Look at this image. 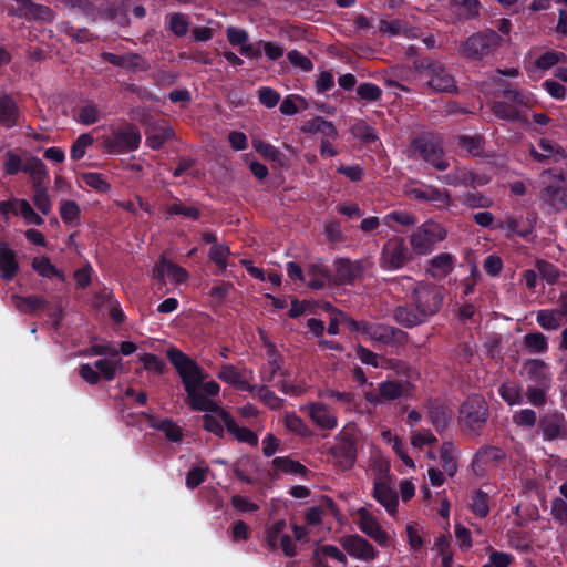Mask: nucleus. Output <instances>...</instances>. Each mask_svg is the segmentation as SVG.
<instances>
[{
	"label": "nucleus",
	"instance_id": "nucleus-56",
	"mask_svg": "<svg viewBox=\"0 0 567 567\" xmlns=\"http://www.w3.org/2000/svg\"><path fill=\"white\" fill-rule=\"evenodd\" d=\"M121 365V359L116 361L100 359L94 362V367L99 371L100 377H103L106 381H112L115 378L116 371Z\"/></svg>",
	"mask_w": 567,
	"mask_h": 567
},
{
	"label": "nucleus",
	"instance_id": "nucleus-20",
	"mask_svg": "<svg viewBox=\"0 0 567 567\" xmlns=\"http://www.w3.org/2000/svg\"><path fill=\"white\" fill-rule=\"evenodd\" d=\"M523 371L527 380L534 382L536 385L549 388L551 374L549 367L540 359H528L523 364Z\"/></svg>",
	"mask_w": 567,
	"mask_h": 567
},
{
	"label": "nucleus",
	"instance_id": "nucleus-12",
	"mask_svg": "<svg viewBox=\"0 0 567 567\" xmlns=\"http://www.w3.org/2000/svg\"><path fill=\"white\" fill-rule=\"evenodd\" d=\"M413 259L405 239L400 236L389 238L382 246L379 266L386 271H395L405 267Z\"/></svg>",
	"mask_w": 567,
	"mask_h": 567
},
{
	"label": "nucleus",
	"instance_id": "nucleus-35",
	"mask_svg": "<svg viewBox=\"0 0 567 567\" xmlns=\"http://www.w3.org/2000/svg\"><path fill=\"white\" fill-rule=\"evenodd\" d=\"M157 270L161 276H167L175 284H183L188 278V271L171 260L162 258Z\"/></svg>",
	"mask_w": 567,
	"mask_h": 567
},
{
	"label": "nucleus",
	"instance_id": "nucleus-6",
	"mask_svg": "<svg viewBox=\"0 0 567 567\" xmlns=\"http://www.w3.org/2000/svg\"><path fill=\"white\" fill-rule=\"evenodd\" d=\"M488 417L487 402L480 394L467 396L458 408L457 423L464 433L480 436L487 424Z\"/></svg>",
	"mask_w": 567,
	"mask_h": 567
},
{
	"label": "nucleus",
	"instance_id": "nucleus-26",
	"mask_svg": "<svg viewBox=\"0 0 567 567\" xmlns=\"http://www.w3.org/2000/svg\"><path fill=\"white\" fill-rule=\"evenodd\" d=\"M540 198L556 212L567 207V188L558 185H548L542 193Z\"/></svg>",
	"mask_w": 567,
	"mask_h": 567
},
{
	"label": "nucleus",
	"instance_id": "nucleus-60",
	"mask_svg": "<svg viewBox=\"0 0 567 567\" xmlns=\"http://www.w3.org/2000/svg\"><path fill=\"white\" fill-rule=\"evenodd\" d=\"M78 122L84 125L95 124L100 118V112L94 103L83 105L78 113Z\"/></svg>",
	"mask_w": 567,
	"mask_h": 567
},
{
	"label": "nucleus",
	"instance_id": "nucleus-29",
	"mask_svg": "<svg viewBox=\"0 0 567 567\" xmlns=\"http://www.w3.org/2000/svg\"><path fill=\"white\" fill-rule=\"evenodd\" d=\"M217 377L239 391L247 392L251 389V384L247 380L243 379L241 374L233 364H223Z\"/></svg>",
	"mask_w": 567,
	"mask_h": 567
},
{
	"label": "nucleus",
	"instance_id": "nucleus-38",
	"mask_svg": "<svg viewBox=\"0 0 567 567\" xmlns=\"http://www.w3.org/2000/svg\"><path fill=\"white\" fill-rule=\"evenodd\" d=\"M32 268L44 278H54L58 277L60 279H64V275L54 265L51 264L48 257H35L32 260Z\"/></svg>",
	"mask_w": 567,
	"mask_h": 567
},
{
	"label": "nucleus",
	"instance_id": "nucleus-14",
	"mask_svg": "<svg viewBox=\"0 0 567 567\" xmlns=\"http://www.w3.org/2000/svg\"><path fill=\"white\" fill-rule=\"evenodd\" d=\"M206 412L216 413L224 423L227 431L239 442L247 443L251 446L258 445V436L250 429L239 426L234 416L217 403V409L207 410Z\"/></svg>",
	"mask_w": 567,
	"mask_h": 567
},
{
	"label": "nucleus",
	"instance_id": "nucleus-19",
	"mask_svg": "<svg viewBox=\"0 0 567 567\" xmlns=\"http://www.w3.org/2000/svg\"><path fill=\"white\" fill-rule=\"evenodd\" d=\"M373 498L381 504L390 515L398 511L399 496L396 491L390 486V482L373 481Z\"/></svg>",
	"mask_w": 567,
	"mask_h": 567
},
{
	"label": "nucleus",
	"instance_id": "nucleus-34",
	"mask_svg": "<svg viewBox=\"0 0 567 567\" xmlns=\"http://www.w3.org/2000/svg\"><path fill=\"white\" fill-rule=\"evenodd\" d=\"M250 394L257 396L265 405L271 410H279L282 408L284 400L277 396L266 384L255 385L251 384V389L248 390Z\"/></svg>",
	"mask_w": 567,
	"mask_h": 567
},
{
	"label": "nucleus",
	"instance_id": "nucleus-3",
	"mask_svg": "<svg viewBox=\"0 0 567 567\" xmlns=\"http://www.w3.org/2000/svg\"><path fill=\"white\" fill-rule=\"evenodd\" d=\"M494 93L495 100L491 105L492 113L499 120L528 124L525 109L533 107L535 100L532 93L512 87L507 82H502Z\"/></svg>",
	"mask_w": 567,
	"mask_h": 567
},
{
	"label": "nucleus",
	"instance_id": "nucleus-54",
	"mask_svg": "<svg viewBox=\"0 0 567 567\" xmlns=\"http://www.w3.org/2000/svg\"><path fill=\"white\" fill-rule=\"evenodd\" d=\"M234 289L235 287L233 282L219 280L210 288L208 295L216 305L220 306Z\"/></svg>",
	"mask_w": 567,
	"mask_h": 567
},
{
	"label": "nucleus",
	"instance_id": "nucleus-36",
	"mask_svg": "<svg viewBox=\"0 0 567 567\" xmlns=\"http://www.w3.org/2000/svg\"><path fill=\"white\" fill-rule=\"evenodd\" d=\"M455 7V13L461 20H472L480 16V0H451Z\"/></svg>",
	"mask_w": 567,
	"mask_h": 567
},
{
	"label": "nucleus",
	"instance_id": "nucleus-30",
	"mask_svg": "<svg viewBox=\"0 0 567 567\" xmlns=\"http://www.w3.org/2000/svg\"><path fill=\"white\" fill-rule=\"evenodd\" d=\"M12 300L14 302L16 308L24 313H33L38 310L45 309L49 306V302L45 298L41 296H18L13 295Z\"/></svg>",
	"mask_w": 567,
	"mask_h": 567
},
{
	"label": "nucleus",
	"instance_id": "nucleus-37",
	"mask_svg": "<svg viewBox=\"0 0 567 567\" xmlns=\"http://www.w3.org/2000/svg\"><path fill=\"white\" fill-rule=\"evenodd\" d=\"M230 255V249L225 244H215L210 247L208 258L217 267L216 275H221L227 269V257Z\"/></svg>",
	"mask_w": 567,
	"mask_h": 567
},
{
	"label": "nucleus",
	"instance_id": "nucleus-48",
	"mask_svg": "<svg viewBox=\"0 0 567 567\" xmlns=\"http://www.w3.org/2000/svg\"><path fill=\"white\" fill-rule=\"evenodd\" d=\"M524 344L530 353H544L548 349L547 338L542 332L525 334Z\"/></svg>",
	"mask_w": 567,
	"mask_h": 567
},
{
	"label": "nucleus",
	"instance_id": "nucleus-62",
	"mask_svg": "<svg viewBox=\"0 0 567 567\" xmlns=\"http://www.w3.org/2000/svg\"><path fill=\"white\" fill-rule=\"evenodd\" d=\"M33 203L43 215H48L51 212L52 203L44 187L39 185L34 187Z\"/></svg>",
	"mask_w": 567,
	"mask_h": 567
},
{
	"label": "nucleus",
	"instance_id": "nucleus-52",
	"mask_svg": "<svg viewBox=\"0 0 567 567\" xmlns=\"http://www.w3.org/2000/svg\"><path fill=\"white\" fill-rule=\"evenodd\" d=\"M94 142L93 136L90 133L81 134L73 143L70 150V156L73 161H80L84 157L86 148Z\"/></svg>",
	"mask_w": 567,
	"mask_h": 567
},
{
	"label": "nucleus",
	"instance_id": "nucleus-63",
	"mask_svg": "<svg viewBox=\"0 0 567 567\" xmlns=\"http://www.w3.org/2000/svg\"><path fill=\"white\" fill-rule=\"evenodd\" d=\"M324 236L331 244H340L344 241L341 223L338 219L324 223Z\"/></svg>",
	"mask_w": 567,
	"mask_h": 567
},
{
	"label": "nucleus",
	"instance_id": "nucleus-39",
	"mask_svg": "<svg viewBox=\"0 0 567 567\" xmlns=\"http://www.w3.org/2000/svg\"><path fill=\"white\" fill-rule=\"evenodd\" d=\"M81 209L75 200H64L60 206V216L68 226L75 227L80 224Z\"/></svg>",
	"mask_w": 567,
	"mask_h": 567
},
{
	"label": "nucleus",
	"instance_id": "nucleus-17",
	"mask_svg": "<svg viewBox=\"0 0 567 567\" xmlns=\"http://www.w3.org/2000/svg\"><path fill=\"white\" fill-rule=\"evenodd\" d=\"M364 266L361 260L351 261L348 258H338L334 261V281L338 285H353L362 278Z\"/></svg>",
	"mask_w": 567,
	"mask_h": 567
},
{
	"label": "nucleus",
	"instance_id": "nucleus-64",
	"mask_svg": "<svg viewBox=\"0 0 567 567\" xmlns=\"http://www.w3.org/2000/svg\"><path fill=\"white\" fill-rule=\"evenodd\" d=\"M550 514L560 525L567 524V502L560 497L551 501Z\"/></svg>",
	"mask_w": 567,
	"mask_h": 567
},
{
	"label": "nucleus",
	"instance_id": "nucleus-59",
	"mask_svg": "<svg viewBox=\"0 0 567 567\" xmlns=\"http://www.w3.org/2000/svg\"><path fill=\"white\" fill-rule=\"evenodd\" d=\"M22 172L38 179H43L48 176L45 164L40 158L33 156L27 159Z\"/></svg>",
	"mask_w": 567,
	"mask_h": 567
},
{
	"label": "nucleus",
	"instance_id": "nucleus-49",
	"mask_svg": "<svg viewBox=\"0 0 567 567\" xmlns=\"http://www.w3.org/2000/svg\"><path fill=\"white\" fill-rule=\"evenodd\" d=\"M498 394L508 405L519 404L523 401L520 386L513 382L501 384Z\"/></svg>",
	"mask_w": 567,
	"mask_h": 567
},
{
	"label": "nucleus",
	"instance_id": "nucleus-2",
	"mask_svg": "<svg viewBox=\"0 0 567 567\" xmlns=\"http://www.w3.org/2000/svg\"><path fill=\"white\" fill-rule=\"evenodd\" d=\"M166 357L182 380L187 394L188 406L193 411L198 412L217 409V403L206 398L198 389L206 379L203 368L194 359L175 347L167 349Z\"/></svg>",
	"mask_w": 567,
	"mask_h": 567
},
{
	"label": "nucleus",
	"instance_id": "nucleus-44",
	"mask_svg": "<svg viewBox=\"0 0 567 567\" xmlns=\"http://www.w3.org/2000/svg\"><path fill=\"white\" fill-rule=\"evenodd\" d=\"M488 494L483 489H476L472 496L471 511L478 518H485L489 514Z\"/></svg>",
	"mask_w": 567,
	"mask_h": 567
},
{
	"label": "nucleus",
	"instance_id": "nucleus-55",
	"mask_svg": "<svg viewBox=\"0 0 567 567\" xmlns=\"http://www.w3.org/2000/svg\"><path fill=\"white\" fill-rule=\"evenodd\" d=\"M558 311L540 310L537 313V323L546 330H556L561 324V319Z\"/></svg>",
	"mask_w": 567,
	"mask_h": 567
},
{
	"label": "nucleus",
	"instance_id": "nucleus-47",
	"mask_svg": "<svg viewBox=\"0 0 567 567\" xmlns=\"http://www.w3.org/2000/svg\"><path fill=\"white\" fill-rule=\"evenodd\" d=\"M166 212L169 216L182 215L192 220H198L202 216L199 208L196 206H185L178 198H175V202L167 206Z\"/></svg>",
	"mask_w": 567,
	"mask_h": 567
},
{
	"label": "nucleus",
	"instance_id": "nucleus-45",
	"mask_svg": "<svg viewBox=\"0 0 567 567\" xmlns=\"http://www.w3.org/2000/svg\"><path fill=\"white\" fill-rule=\"evenodd\" d=\"M55 18V12L49 7L32 1L29 9L27 21L52 22Z\"/></svg>",
	"mask_w": 567,
	"mask_h": 567
},
{
	"label": "nucleus",
	"instance_id": "nucleus-5",
	"mask_svg": "<svg viewBox=\"0 0 567 567\" xmlns=\"http://www.w3.org/2000/svg\"><path fill=\"white\" fill-rule=\"evenodd\" d=\"M336 443L329 449V455L341 471H350L358 458L359 430L355 423L346 424L336 435Z\"/></svg>",
	"mask_w": 567,
	"mask_h": 567
},
{
	"label": "nucleus",
	"instance_id": "nucleus-16",
	"mask_svg": "<svg viewBox=\"0 0 567 567\" xmlns=\"http://www.w3.org/2000/svg\"><path fill=\"white\" fill-rule=\"evenodd\" d=\"M538 429L545 441L565 439L567 436V423L563 413H548L538 421Z\"/></svg>",
	"mask_w": 567,
	"mask_h": 567
},
{
	"label": "nucleus",
	"instance_id": "nucleus-28",
	"mask_svg": "<svg viewBox=\"0 0 567 567\" xmlns=\"http://www.w3.org/2000/svg\"><path fill=\"white\" fill-rule=\"evenodd\" d=\"M427 415L432 425L439 433L443 432L451 421L447 408L437 401L430 402L427 406Z\"/></svg>",
	"mask_w": 567,
	"mask_h": 567
},
{
	"label": "nucleus",
	"instance_id": "nucleus-46",
	"mask_svg": "<svg viewBox=\"0 0 567 567\" xmlns=\"http://www.w3.org/2000/svg\"><path fill=\"white\" fill-rule=\"evenodd\" d=\"M351 133L365 144L374 143L378 140L377 131L362 120L351 126Z\"/></svg>",
	"mask_w": 567,
	"mask_h": 567
},
{
	"label": "nucleus",
	"instance_id": "nucleus-43",
	"mask_svg": "<svg viewBox=\"0 0 567 567\" xmlns=\"http://www.w3.org/2000/svg\"><path fill=\"white\" fill-rule=\"evenodd\" d=\"M174 137V131L171 127H161L154 130L146 136V145L154 151L161 150L164 144Z\"/></svg>",
	"mask_w": 567,
	"mask_h": 567
},
{
	"label": "nucleus",
	"instance_id": "nucleus-1",
	"mask_svg": "<svg viewBox=\"0 0 567 567\" xmlns=\"http://www.w3.org/2000/svg\"><path fill=\"white\" fill-rule=\"evenodd\" d=\"M444 289L431 282H417L409 300L393 310L394 321L406 329L427 322L442 308Z\"/></svg>",
	"mask_w": 567,
	"mask_h": 567
},
{
	"label": "nucleus",
	"instance_id": "nucleus-21",
	"mask_svg": "<svg viewBox=\"0 0 567 567\" xmlns=\"http://www.w3.org/2000/svg\"><path fill=\"white\" fill-rule=\"evenodd\" d=\"M307 411L309 417L318 427L331 431L338 426V419L330 412L327 404L313 402L307 406Z\"/></svg>",
	"mask_w": 567,
	"mask_h": 567
},
{
	"label": "nucleus",
	"instance_id": "nucleus-40",
	"mask_svg": "<svg viewBox=\"0 0 567 567\" xmlns=\"http://www.w3.org/2000/svg\"><path fill=\"white\" fill-rule=\"evenodd\" d=\"M167 29L176 37L182 38L188 33L189 19L186 14L181 12L171 13L167 17Z\"/></svg>",
	"mask_w": 567,
	"mask_h": 567
},
{
	"label": "nucleus",
	"instance_id": "nucleus-4",
	"mask_svg": "<svg viewBox=\"0 0 567 567\" xmlns=\"http://www.w3.org/2000/svg\"><path fill=\"white\" fill-rule=\"evenodd\" d=\"M337 315L341 317L342 322L351 332H360L373 341L391 347L404 346L408 341V333L400 328L365 320H354L343 311H338Z\"/></svg>",
	"mask_w": 567,
	"mask_h": 567
},
{
	"label": "nucleus",
	"instance_id": "nucleus-57",
	"mask_svg": "<svg viewBox=\"0 0 567 567\" xmlns=\"http://www.w3.org/2000/svg\"><path fill=\"white\" fill-rule=\"evenodd\" d=\"M82 181L89 187L100 193L110 190V184L105 181L103 174L95 172H87L82 174Z\"/></svg>",
	"mask_w": 567,
	"mask_h": 567
},
{
	"label": "nucleus",
	"instance_id": "nucleus-58",
	"mask_svg": "<svg viewBox=\"0 0 567 567\" xmlns=\"http://www.w3.org/2000/svg\"><path fill=\"white\" fill-rule=\"evenodd\" d=\"M286 528V522L284 519H279L270 525L266 530V542L268 548L272 551L278 548V539L281 538L284 529Z\"/></svg>",
	"mask_w": 567,
	"mask_h": 567
},
{
	"label": "nucleus",
	"instance_id": "nucleus-10",
	"mask_svg": "<svg viewBox=\"0 0 567 567\" xmlns=\"http://www.w3.org/2000/svg\"><path fill=\"white\" fill-rule=\"evenodd\" d=\"M141 132L138 127L125 122L112 127L110 135L104 140V146L112 154H127L138 150L141 145Z\"/></svg>",
	"mask_w": 567,
	"mask_h": 567
},
{
	"label": "nucleus",
	"instance_id": "nucleus-42",
	"mask_svg": "<svg viewBox=\"0 0 567 567\" xmlns=\"http://www.w3.org/2000/svg\"><path fill=\"white\" fill-rule=\"evenodd\" d=\"M285 426L288 431L301 437H309L312 435V431L309 429L306 422L295 412H288L285 415Z\"/></svg>",
	"mask_w": 567,
	"mask_h": 567
},
{
	"label": "nucleus",
	"instance_id": "nucleus-25",
	"mask_svg": "<svg viewBox=\"0 0 567 567\" xmlns=\"http://www.w3.org/2000/svg\"><path fill=\"white\" fill-rule=\"evenodd\" d=\"M411 196L416 200L437 203L439 205H449L451 196L447 190L440 189L435 186H426L424 188H412Z\"/></svg>",
	"mask_w": 567,
	"mask_h": 567
},
{
	"label": "nucleus",
	"instance_id": "nucleus-23",
	"mask_svg": "<svg viewBox=\"0 0 567 567\" xmlns=\"http://www.w3.org/2000/svg\"><path fill=\"white\" fill-rule=\"evenodd\" d=\"M456 257L450 252H441L427 260V274L434 279L449 276L455 267Z\"/></svg>",
	"mask_w": 567,
	"mask_h": 567
},
{
	"label": "nucleus",
	"instance_id": "nucleus-51",
	"mask_svg": "<svg viewBox=\"0 0 567 567\" xmlns=\"http://www.w3.org/2000/svg\"><path fill=\"white\" fill-rule=\"evenodd\" d=\"M14 213L21 215L29 225L41 226L44 224L43 218L32 208L27 199L18 200V210Z\"/></svg>",
	"mask_w": 567,
	"mask_h": 567
},
{
	"label": "nucleus",
	"instance_id": "nucleus-50",
	"mask_svg": "<svg viewBox=\"0 0 567 567\" xmlns=\"http://www.w3.org/2000/svg\"><path fill=\"white\" fill-rule=\"evenodd\" d=\"M265 348L268 357L269 368L272 369V374L280 373L281 375H287V371H282L284 358L277 350L276 344L270 341H266Z\"/></svg>",
	"mask_w": 567,
	"mask_h": 567
},
{
	"label": "nucleus",
	"instance_id": "nucleus-22",
	"mask_svg": "<svg viewBox=\"0 0 567 567\" xmlns=\"http://www.w3.org/2000/svg\"><path fill=\"white\" fill-rule=\"evenodd\" d=\"M17 252L6 241H0V277L11 281L19 272Z\"/></svg>",
	"mask_w": 567,
	"mask_h": 567
},
{
	"label": "nucleus",
	"instance_id": "nucleus-33",
	"mask_svg": "<svg viewBox=\"0 0 567 567\" xmlns=\"http://www.w3.org/2000/svg\"><path fill=\"white\" fill-rule=\"evenodd\" d=\"M150 426L163 432L167 440L179 442L183 437L182 429L171 419L157 420L150 416Z\"/></svg>",
	"mask_w": 567,
	"mask_h": 567
},
{
	"label": "nucleus",
	"instance_id": "nucleus-27",
	"mask_svg": "<svg viewBox=\"0 0 567 567\" xmlns=\"http://www.w3.org/2000/svg\"><path fill=\"white\" fill-rule=\"evenodd\" d=\"M409 381L386 380L378 385L383 402H391L405 395L410 390Z\"/></svg>",
	"mask_w": 567,
	"mask_h": 567
},
{
	"label": "nucleus",
	"instance_id": "nucleus-13",
	"mask_svg": "<svg viewBox=\"0 0 567 567\" xmlns=\"http://www.w3.org/2000/svg\"><path fill=\"white\" fill-rule=\"evenodd\" d=\"M505 457L506 454L503 449L484 444L475 452L471 467L476 476L482 477L486 474L488 468L498 466Z\"/></svg>",
	"mask_w": 567,
	"mask_h": 567
},
{
	"label": "nucleus",
	"instance_id": "nucleus-61",
	"mask_svg": "<svg viewBox=\"0 0 567 567\" xmlns=\"http://www.w3.org/2000/svg\"><path fill=\"white\" fill-rule=\"evenodd\" d=\"M64 3L73 9L79 10L87 19L96 20V7L89 0H65Z\"/></svg>",
	"mask_w": 567,
	"mask_h": 567
},
{
	"label": "nucleus",
	"instance_id": "nucleus-32",
	"mask_svg": "<svg viewBox=\"0 0 567 567\" xmlns=\"http://www.w3.org/2000/svg\"><path fill=\"white\" fill-rule=\"evenodd\" d=\"M457 450L452 441L443 442L441 446L440 457L444 472L450 476H454L457 472Z\"/></svg>",
	"mask_w": 567,
	"mask_h": 567
},
{
	"label": "nucleus",
	"instance_id": "nucleus-9",
	"mask_svg": "<svg viewBox=\"0 0 567 567\" xmlns=\"http://www.w3.org/2000/svg\"><path fill=\"white\" fill-rule=\"evenodd\" d=\"M414 68L427 76L426 85L435 92H457L456 81L446 66L430 56L414 61Z\"/></svg>",
	"mask_w": 567,
	"mask_h": 567
},
{
	"label": "nucleus",
	"instance_id": "nucleus-8",
	"mask_svg": "<svg viewBox=\"0 0 567 567\" xmlns=\"http://www.w3.org/2000/svg\"><path fill=\"white\" fill-rule=\"evenodd\" d=\"M501 41L502 38L495 30L477 31L461 42L458 53L470 61H483L496 53Z\"/></svg>",
	"mask_w": 567,
	"mask_h": 567
},
{
	"label": "nucleus",
	"instance_id": "nucleus-53",
	"mask_svg": "<svg viewBox=\"0 0 567 567\" xmlns=\"http://www.w3.org/2000/svg\"><path fill=\"white\" fill-rule=\"evenodd\" d=\"M565 60H566L565 53L549 50V51H546L545 53L540 54L536 59L535 65L537 69L548 70V69L553 68L554 65H556L557 63L563 62Z\"/></svg>",
	"mask_w": 567,
	"mask_h": 567
},
{
	"label": "nucleus",
	"instance_id": "nucleus-15",
	"mask_svg": "<svg viewBox=\"0 0 567 567\" xmlns=\"http://www.w3.org/2000/svg\"><path fill=\"white\" fill-rule=\"evenodd\" d=\"M341 545L351 557L364 561L374 560L379 554L371 543L358 534L343 537Z\"/></svg>",
	"mask_w": 567,
	"mask_h": 567
},
{
	"label": "nucleus",
	"instance_id": "nucleus-18",
	"mask_svg": "<svg viewBox=\"0 0 567 567\" xmlns=\"http://www.w3.org/2000/svg\"><path fill=\"white\" fill-rule=\"evenodd\" d=\"M359 522L358 526L362 533L372 538L378 545L386 546L389 544L390 536L381 527L377 518L370 514L365 508L358 511Z\"/></svg>",
	"mask_w": 567,
	"mask_h": 567
},
{
	"label": "nucleus",
	"instance_id": "nucleus-41",
	"mask_svg": "<svg viewBox=\"0 0 567 567\" xmlns=\"http://www.w3.org/2000/svg\"><path fill=\"white\" fill-rule=\"evenodd\" d=\"M307 275L310 277L307 281L308 287L316 290L322 289L330 279L329 270L320 265H311Z\"/></svg>",
	"mask_w": 567,
	"mask_h": 567
},
{
	"label": "nucleus",
	"instance_id": "nucleus-11",
	"mask_svg": "<svg viewBox=\"0 0 567 567\" xmlns=\"http://www.w3.org/2000/svg\"><path fill=\"white\" fill-rule=\"evenodd\" d=\"M447 231L443 225L432 219L420 225L411 235L410 244L413 251L420 256L430 255L436 244L443 241Z\"/></svg>",
	"mask_w": 567,
	"mask_h": 567
},
{
	"label": "nucleus",
	"instance_id": "nucleus-31",
	"mask_svg": "<svg viewBox=\"0 0 567 567\" xmlns=\"http://www.w3.org/2000/svg\"><path fill=\"white\" fill-rule=\"evenodd\" d=\"M272 466L285 473V474H293L299 475L302 478H307L311 473L309 468H307L303 464L298 461L291 460L288 456H277L271 461Z\"/></svg>",
	"mask_w": 567,
	"mask_h": 567
},
{
	"label": "nucleus",
	"instance_id": "nucleus-24",
	"mask_svg": "<svg viewBox=\"0 0 567 567\" xmlns=\"http://www.w3.org/2000/svg\"><path fill=\"white\" fill-rule=\"evenodd\" d=\"M19 107L16 101L8 94L0 95V125L12 128L19 121Z\"/></svg>",
	"mask_w": 567,
	"mask_h": 567
},
{
	"label": "nucleus",
	"instance_id": "nucleus-7",
	"mask_svg": "<svg viewBox=\"0 0 567 567\" xmlns=\"http://www.w3.org/2000/svg\"><path fill=\"white\" fill-rule=\"evenodd\" d=\"M411 157L422 159L437 171H446L450 166L445 157L442 138L434 133H423L410 143Z\"/></svg>",
	"mask_w": 567,
	"mask_h": 567
}]
</instances>
